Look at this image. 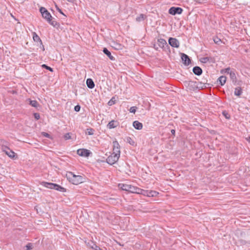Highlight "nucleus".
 <instances>
[{
    "label": "nucleus",
    "mask_w": 250,
    "mask_h": 250,
    "mask_svg": "<svg viewBox=\"0 0 250 250\" xmlns=\"http://www.w3.org/2000/svg\"><path fill=\"white\" fill-rule=\"evenodd\" d=\"M135 191H137V192H134L135 193H138V194L142 193V190L141 189H140V188H136Z\"/></svg>",
    "instance_id": "40"
},
{
    "label": "nucleus",
    "mask_w": 250,
    "mask_h": 250,
    "mask_svg": "<svg viewBox=\"0 0 250 250\" xmlns=\"http://www.w3.org/2000/svg\"><path fill=\"white\" fill-rule=\"evenodd\" d=\"M181 59L186 66H188L191 63L189 57L184 53H181Z\"/></svg>",
    "instance_id": "10"
},
{
    "label": "nucleus",
    "mask_w": 250,
    "mask_h": 250,
    "mask_svg": "<svg viewBox=\"0 0 250 250\" xmlns=\"http://www.w3.org/2000/svg\"><path fill=\"white\" fill-rule=\"evenodd\" d=\"M247 140L249 142H250V136H249V137H248V138H247Z\"/></svg>",
    "instance_id": "45"
},
{
    "label": "nucleus",
    "mask_w": 250,
    "mask_h": 250,
    "mask_svg": "<svg viewBox=\"0 0 250 250\" xmlns=\"http://www.w3.org/2000/svg\"><path fill=\"white\" fill-rule=\"evenodd\" d=\"M77 154L81 156L88 157L89 156L90 152L86 149H79L77 150Z\"/></svg>",
    "instance_id": "11"
},
{
    "label": "nucleus",
    "mask_w": 250,
    "mask_h": 250,
    "mask_svg": "<svg viewBox=\"0 0 250 250\" xmlns=\"http://www.w3.org/2000/svg\"><path fill=\"white\" fill-rule=\"evenodd\" d=\"M186 86L188 87L190 90H194L197 87L196 83L192 81H186L184 82Z\"/></svg>",
    "instance_id": "7"
},
{
    "label": "nucleus",
    "mask_w": 250,
    "mask_h": 250,
    "mask_svg": "<svg viewBox=\"0 0 250 250\" xmlns=\"http://www.w3.org/2000/svg\"><path fill=\"white\" fill-rule=\"evenodd\" d=\"M229 76L233 82H236V77L234 71H232L231 72H230Z\"/></svg>",
    "instance_id": "24"
},
{
    "label": "nucleus",
    "mask_w": 250,
    "mask_h": 250,
    "mask_svg": "<svg viewBox=\"0 0 250 250\" xmlns=\"http://www.w3.org/2000/svg\"><path fill=\"white\" fill-rule=\"evenodd\" d=\"M168 42V44L172 47L178 48L180 46V42L176 38L170 37L169 38Z\"/></svg>",
    "instance_id": "6"
},
{
    "label": "nucleus",
    "mask_w": 250,
    "mask_h": 250,
    "mask_svg": "<svg viewBox=\"0 0 250 250\" xmlns=\"http://www.w3.org/2000/svg\"><path fill=\"white\" fill-rule=\"evenodd\" d=\"M158 194V192L155 191L150 190L147 192L146 195L149 197H155Z\"/></svg>",
    "instance_id": "23"
},
{
    "label": "nucleus",
    "mask_w": 250,
    "mask_h": 250,
    "mask_svg": "<svg viewBox=\"0 0 250 250\" xmlns=\"http://www.w3.org/2000/svg\"><path fill=\"white\" fill-rule=\"evenodd\" d=\"M56 7H57V9L58 10V11L60 13H61L64 16V14L62 13V10L59 8L57 6H56Z\"/></svg>",
    "instance_id": "41"
},
{
    "label": "nucleus",
    "mask_w": 250,
    "mask_h": 250,
    "mask_svg": "<svg viewBox=\"0 0 250 250\" xmlns=\"http://www.w3.org/2000/svg\"><path fill=\"white\" fill-rule=\"evenodd\" d=\"M158 42L159 46L160 47L165 48V47H166V48H169V47L168 45L167 44L166 41L163 39H158Z\"/></svg>",
    "instance_id": "12"
},
{
    "label": "nucleus",
    "mask_w": 250,
    "mask_h": 250,
    "mask_svg": "<svg viewBox=\"0 0 250 250\" xmlns=\"http://www.w3.org/2000/svg\"><path fill=\"white\" fill-rule=\"evenodd\" d=\"M113 47H114L115 49L119 50L122 49V45L120 43H113V45L112 46Z\"/></svg>",
    "instance_id": "27"
},
{
    "label": "nucleus",
    "mask_w": 250,
    "mask_h": 250,
    "mask_svg": "<svg viewBox=\"0 0 250 250\" xmlns=\"http://www.w3.org/2000/svg\"><path fill=\"white\" fill-rule=\"evenodd\" d=\"M137 107L136 106H132L129 109V111L131 113H135Z\"/></svg>",
    "instance_id": "34"
},
{
    "label": "nucleus",
    "mask_w": 250,
    "mask_h": 250,
    "mask_svg": "<svg viewBox=\"0 0 250 250\" xmlns=\"http://www.w3.org/2000/svg\"><path fill=\"white\" fill-rule=\"evenodd\" d=\"M42 185L47 188L56 189L61 192H65L66 189L56 184L43 182Z\"/></svg>",
    "instance_id": "3"
},
{
    "label": "nucleus",
    "mask_w": 250,
    "mask_h": 250,
    "mask_svg": "<svg viewBox=\"0 0 250 250\" xmlns=\"http://www.w3.org/2000/svg\"><path fill=\"white\" fill-rule=\"evenodd\" d=\"M226 80H227V78L226 76H220L218 79V81L219 82L220 84L221 85H223L225 84V83L226 82Z\"/></svg>",
    "instance_id": "21"
},
{
    "label": "nucleus",
    "mask_w": 250,
    "mask_h": 250,
    "mask_svg": "<svg viewBox=\"0 0 250 250\" xmlns=\"http://www.w3.org/2000/svg\"><path fill=\"white\" fill-rule=\"evenodd\" d=\"M66 177L69 182L74 185H78L83 182V178L81 175H75L72 172H69L66 174Z\"/></svg>",
    "instance_id": "1"
},
{
    "label": "nucleus",
    "mask_w": 250,
    "mask_h": 250,
    "mask_svg": "<svg viewBox=\"0 0 250 250\" xmlns=\"http://www.w3.org/2000/svg\"><path fill=\"white\" fill-rule=\"evenodd\" d=\"M71 133H66L64 135V138L65 140H68V139H71Z\"/></svg>",
    "instance_id": "33"
},
{
    "label": "nucleus",
    "mask_w": 250,
    "mask_h": 250,
    "mask_svg": "<svg viewBox=\"0 0 250 250\" xmlns=\"http://www.w3.org/2000/svg\"><path fill=\"white\" fill-rule=\"evenodd\" d=\"M145 18H146V16L143 14H141L136 18V21H137L140 22V21H144Z\"/></svg>",
    "instance_id": "25"
},
{
    "label": "nucleus",
    "mask_w": 250,
    "mask_h": 250,
    "mask_svg": "<svg viewBox=\"0 0 250 250\" xmlns=\"http://www.w3.org/2000/svg\"><path fill=\"white\" fill-rule=\"evenodd\" d=\"M200 61L202 63L212 62H213V59L211 57H203L200 59Z\"/></svg>",
    "instance_id": "20"
},
{
    "label": "nucleus",
    "mask_w": 250,
    "mask_h": 250,
    "mask_svg": "<svg viewBox=\"0 0 250 250\" xmlns=\"http://www.w3.org/2000/svg\"><path fill=\"white\" fill-rule=\"evenodd\" d=\"M2 149L3 152H4L6 155H7L9 157L13 158L15 157V152L11 150L9 148L2 146Z\"/></svg>",
    "instance_id": "9"
},
{
    "label": "nucleus",
    "mask_w": 250,
    "mask_h": 250,
    "mask_svg": "<svg viewBox=\"0 0 250 250\" xmlns=\"http://www.w3.org/2000/svg\"><path fill=\"white\" fill-rule=\"evenodd\" d=\"M66 0L70 2H74L75 1V0Z\"/></svg>",
    "instance_id": "44"
},
{
    "label": "nucleus",
    "mask_w": 250,
    "mask_h": 250,
    "mask_svg": "<svg viewBox=\"0 0 250 250\" xmlns=\"http://www.w3.org/2000/svg\"><path fill=\"white\" fill-rule=\"evenodd\" d=\"M33 40L35 42H40L41 44V48H42V51L44 50V46L42 45V42L39 37V36L35 33L34 32L33 33Z\"/></svg>",
    "instance_id": "13"
},
{
    "label": "nucleus",
    "mask_w": 250,
    "mask_h": 250,
    "mask_svg": "<svg viewBox=\"0 0 250 250\" xmlns=\"http://www.w3.org/2000/svg\"><path fill=\"white\" fill-rule=\"evenodd\" d=\"M133 126L134 127L138 130H140L143 127V125L141 123L139 122L138 121H135L133 123Z\"/></svg>",
    "instance_id": "17"
},
{
    "label": "nucleus",
    "mask_w": 250,
    "mask_h": 250,
    "mask_svg": "<svg viewBox=\"0 0 250 250\" xmlns=\"http://www.w3.org/2000/svg\"><path fill=\"white\" fill-rule=\"evenodd\" d=\"M213 41L215 43L218 44H219L220 42H221V40L217 37L215 38L214 39Z\"/></svg>",
    "instance_id": "35"
},
{
    "label": "nucleus",
    "mask_w": 250,
    "mask_h": 250,
    "mask_svg": "<svg viewBox=\"0 0 250 250\" xmlns=\"http://www.w3.org/2000/svg\"><path fill=\"white\" fill-rule=\"evenodd\" d=\"M232 71L230 70L229 67H228L225 70V72L227 74H230V72H231Z\"/></svg>",
    "instance_id": "39"
},
{
    "label": "nucleus",
    "mask_w": 250,
    "mask_h": 250,
    "mask_svg": "<svg viewBox=\"0 0 250 250\" xmlns=\"http://www.w3.org/2000/svg\"><path fill=\"white\" fill-rule=\"evenodd\" d=\"M43 135L47 137H49V135L48 133L45 132L43 133Z\"/></svg>",
    "instance_id": "42"
},
{
    "label": "nucleus",
    "mask_w": 250,
    "mask_h": 250,
    "mask_svg": "<svg viewBox=\"0 0 250 250\" xmlns=\"http://www.w3.org/2000/svg\"><path fill=\"white\" fill-rule=\"evenodd\" d=\"M30 104L33 107H37L39 104L35 100H30Z\"/></svg>",
    "instance_id": "26"
},
{
    "label": "nucleus",
    "mask_w": 250,
    "mask_h": 250,
    "mask_svg": "<svg viewBox=\"0 0 250 250\" xmlns=\"http://www.w3.org/2000/svg\"><path fill=\"white\" fill-rule=\"evenodd\" d=\"M34 116L35 118L37 120H39L40 118V114L38 113H34Z\"/></svg>",
    "instance_id": "38"
},
{
    "label": "nucleus",
    "mask_w": 250,
    "mask_h": 250,
    "mask_svg": "<svg viewBox=\"0 0 250 250\" xmlns=\"http://www.w3.org/2000/svg\"><path fill=\"white\" fill-rule=\"evenodd\" d=\"M40 11L41 13L42 17L45 19L51 25L55 27L57 25V21L52 20V16L46 8L42 7L40 9Z\"/></svg>",
    "instance_id": "2"
},
{
    "label": "nucleus",
    "mask_w": 250,
    "mask_h": 250,
    "mask_svg": "<svg viewBox=\"0 0 250 250\" xmlns=\"http://www.w3.org/2000/svg\"><path fill=\"white\" fill-rule=\"evenodd\" d=\"M126 142L132 146H134L135 145V142L134 140L129 137L126 138Z\"/></svg>",
    "instance_id": "28"
},
{
    "label": "nucleus",
    "mask_w": 250,
    "mask_h": 250,
    "mask_svg": "<svg viewBox=\"0 0 250 250\" xmlns=\"http://www.w3.org/2000/svg\"><path fill=\"white\" fill-rule=\"evenodd\" d=\"M223 114H224V115L225 116H227V115H225V113H224V112H223Z\"/></svg>",
    "instance_id": "46"
},
{
    "label": "nucleus",
    "mask_w": 250,
    "mask_h": 250,
    "mask_svg": "<svg viewBox=\"0 0 250 250\" xmlns=\"http://www.w3.org/2000/svg\"><path fill=\"white\" fill-rule=\"evenodd\" d=\"M183 11V9L180 7H172L169 9L168 12L170 14L175 15L176 14H181Z\"/></svg>",
    "instance_id": "8"
},
{
    "label": "nucleus",
    "mask_w": 250,
    "mask_h": 250,
    "mask_svg": "<svg viewBox=\"0 0 250 250\" xmlns=\"http://www.w3.org/2000/svg\"><path fill=\"white\" fill-rule=\"evenodd\" d=\"M86 83L87 87L89 88L92 89L95 86V84L93 81L90 78H88L86 80Z\"/></svg>",
    "instance_id": "15"
},
{
    "label": "nucleus",
    "mask_w": 250,
    "mask_h": 250,
    "mask_svg": "<svg viewBox=\"0 0 250 250\" xmlns=\"http://www.w3.org/2000/svg\"><path fill=\"white\" fill-rule=\"evenodd\" d=\"M234 95L237 96H240L242 93V90L240 87H237L235 88Z\"/></svg>",
    "instance_id": "22"
},
{
    "label": "nucleus",
    "mask_w": 250,
    "mask_h": 250,
    "mask_svg": "<svg viewBox=\"0 0 250 250\" xmlns=\"http://www.w3.org/2000/svg\"><path fill=\"white\" fill-rule=\"evenodd\" d=\"M25 248L26 250H31L32 249L33 245L31 243H28L26 245Z\"/></svg>",
    "instance_id": "32"
},
{
    "label": "nucleus",
    "mask_w": 250,
    "mask_h": 250,
    "mask_svg": "<svg viewBox=\"0 0 250 250\" xmlns=\"http://www.w3.org/2000/svg\"><path fill=\"white\" fill-rule=\"evenodd\" d=\"M118 187L122 190L127 191H128L129 188H130V185L124 184H119Z\"/></svg>",
    "instance_id": "19"
},
{
    "label": "nucleus",
    "mask_w": 250,
    "mask_h": 250,
    "mask_svg": "<svg viewBox=\"0 0 250 250\" xmlns=\"http://www.w3.org/2000/svg\"><path fill=\"white\" fill-rule=\"evenodd\" d=\"M193 72L194 74L199 76L202 73V69L199 66H195L193 68Z\"/></svg>",
    "instance_id": "16"
},
{
    "label": "nucleus",
    "mask_w": 250,
    "mask_h": 250,
    "mask_svg": "<svg viewBox=\"0 0 250 250\" xmlns=\"http://www.w3.org/2000/svg\"><path fill=\"white\" fill-rule=\"evenodd\" d=\"M81 106L79 105H77L74 107V110L76 112H79L80 110Z\"/></svg>",
    "instance_id": "37"
},
{
    "label": "nucleus",
    "mask_w": 250,
    "mask_h": 250,
    "mask_svg": "<svg viewBox=\"0 0 250 250\" xmlns=\"http://www.w3.org/2000/svg\"><path fill=\"white\" fill-rule=\"evenodd\" d=\"M171 133L173 134V135H175V130L174 129H172L171 130Z\"/></svg>",
    "instance_id": "43"
},
{
    "label": "nucleus",
    "mask_w": 250,
    "mask_h": 250,
    "mask_svg": "<svg viewBox=\"0 0 250 250\" xmlns=\"http://www.w3.org/2000/svg\"><path fill=\"white\" fill-rule=\"evenodd\" d=\"M120 157H118V155L112 154L111 155L109 156L106 159V162L108 164L111 165L115 164L118 160Z\"/></svg>",
    "instance_id": "4"
},
{
    "label": "nucleus",
    "mask_w": 250,
    "mask_h": 250,
    "mask_svg": "<svg viewBox=\"0 0 250 250\" xmlns=\"http://www.w3.org/2000/svg\"><path fill=\"white\" fill-rule=\"evenodd\" d=\"M42 67L44 68L51 72H53V69L50 66H47V65L43 64L42 65Z\"/></svg>",
    "instance_id": "31"
},
{
    "label": "nucleus",
    "mask_w": 250,
    "mask_h": 250,
    "mask_svg": "<svg viewBox=\"0 0 250 250\" xmlns=\"http://www.w3.org/2000/svg\"><path fill=\"white\" fill-rule=\"evenodd\" d=\"M119 125V123L117 121L112 120L108 123L107 125V128L109 129H112L116 127Z\"/></svg>",
    "instance_id": "14"
},
{
    "label": "nucleus",
    "mask_w": 250,
    "mask_h": 250,
    "mask_svg": "<svg viewBox=\"0 0 250 250\" xmlns=\"http://www.w3.org/2000/svg\"><path fill=\"white\" fill-rule=\"evenodd\" d=\"M113 154H116L120 157V146L118 142L116 141L113 142Z\"/></svg>",
    "instance_id": "5"
},
{
    "label": "nucleus",
    "mask_w": 250,
    "mask_h": 250,
    "mask_svg": "<svg viewBox=\"0 0 250 250\" xmlns=\"http://www.w3.org/2000/svg\"><path fill=\"white\" fill-rule=\"evenodd\" d=\"M87 133L88 135H93V130L92 128H88L87 129Z\"/></svg>",
    "instance_id": "36"
},
{
    "label": "nucleus",
    "mask_w": 250,
    "mask_h": 250,
    "mask_svg": "<svg viewBox=\"0 0 250 250\" xmlns=\"http://www.w3.org/2000/svg\"><path fill=\"white\" fill-rule=\"evenodd\" d=\"M103 52L108 57V58L112 61L115 60L114 57L111 55V52L106 48H104Z\"/></svg>",
    "instance_id": "18"
},
{
    "label": "nucleus",
    "mask_w": 250,
    "mask_h": 250,
    "mask_svg": "<svg viewBox=\"0 0 250 250\" xmlns=\"http://www.w3.org/2000/svg\"><path fill=\"white\" fill-rule=\"evenodd\" d=\"M136 188H135V187L130 185V188H129V190H128V191L130 192L131 193H134L135 192H137V191H135Z\"/></svg>",
    "instance_id": "30"
},
{
    "label": "nucleus",
    "mask_w": 250,
    "mask_h": 250,
    "mask_svg": "<svg viewBox=\"0 0 250 250\" xmlns=\"http://www.w3.org/2000/svg\"><path fill=\"white\" fill-rule=\"evenodd\" d=\"M91 243L92 244V245H90L91 248L95 250H101L100 248L97 246L95 244L93 243V242H92Z\"/></svg>",
    "instance_id": "29"
}]
</instances>
